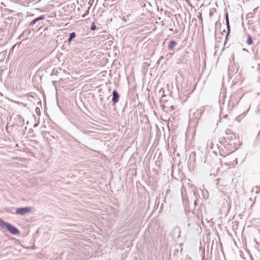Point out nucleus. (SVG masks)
Listing matches in <instances>:
<instances>
[{"label":"nucleus","instance_id":"f257e3e1","mask_svg":"<svg viewBox=\"0 0 260 260\" xmlns=\"http://www.w3.org/2000/svg\"><path fill=\"white\" fill-rule=\"evenodd\" d=\"M32 208L31 207H25L18 208L16 210V214L18 215H23L27 213L31 212Z\"/></svg>","mask_w":260,"mask_h":260},{"label":"nucleus","instance_id":"f03ea898","mask_svg":"<svg viewBox=\"0 0 260 260\" xmlns=\"http://www.w3.org/2000/svg\"><path fill=\"white\" fill-rule=\"evenodd\" d=\"M5 228H6L8 231L13 235L19 234V231L18 229L8 222H6L5 224Z\"/></svg>","mask_w":260,"mask_h":260},{"label":"nucleus","instance_id":"7ed1b4c3","mask_svg":"<svg viewBox=\"0 0 260 260\" xmlns=\"http://www.w3.org/2000/svg\"><path fill=\"white\" fill-rule=\"evenodd\" d=\"M119 96L116 90L113 91V99L112 101L114 103H116L119 101Z\"/></svg>","mask_w":260,"mask_h":260},{"label":"nucleus","instance_id":"20e7f679","mask_svg":"<svg viewBox=\"0 0 260 260\" xmlns=\"http://www.w3.org/2000/svg\"><path fill=\"white\" fill-rule=\"evenodd\" d=\"M44 19V17L43 16H40V17L35 19L32 21H31L30 23V25H34L36 23V22L37 21H39V20H43Z\"/></svg>","mask_w":260,"mask_h":260},{"label":"nucleus","instance_id":"39448f33","mask_svg":"<svg viewBox=\"0 0 260 260\" xmlns=\"http://www.w3.org/2000/svg\"><path fill=\"white\" fill-rule=\"evenodd\" d=\"M176 44H177L176 42H175L173 41H171L170 42L169 46H168L169 49L173 50L174 49V48L175 47V46L176 45Z\"/></svg>","mask_w":260,"mask_h":260},{"label":"nucleus","instance_id":"423d86ee","mask_svg":"<svg viewBox=\"0 0 260 260\" xmlns=\"http://www.w3.org/2000/svg\"><path fill=\"white\" fill-rule=\"evenodd\" d=\"M253 43L252 39L250 35H248V39L247 40V43L248 45H251Z\"/></svg>","mask_w":260,"mask_h":260},{"label":"nucleus","instance_id":"0eeeda50","mask_svg":"<svg viewBox=\"0 0 260 260\" xmlns=\"http://www.w3.org/2000/svg\"><path fill=\"white\" fill-rule=\"evenodd\" d=\"M76 36V34L74 32L71 33L70 34V38L68 40V41L69 42H70L71 41V40L74 38H75Z\"/></svg>","mask_w":260,"mask_h":260},{"label":"nucleus","instance_id":"6e6552de","mask_svg":"<svg viewBox=\"0 0 260 260\" xmlns=\"http://www.w3.org/2000/svg\"><path fill=\"white\" fill-rule=\"evenodd\" d=\"M6 222L4 221L2 219H0V226L3 228H5V224Z\"/></svg>","mask_w":260,"mask_h":260},{"label":"nucleus","instance_id":"1a4fd4ad","mask_svg":"<svg viewBox=\"0 0 260 260\" xmlns=\"http://www.w3.org/2000/svg\"><path fill=\"white\" fill-rule=\"evenodd\" d=\"M95 29H96V25H95V23H94V22H93V23H92V25H91V29L92 30H95Z\"/></svg>","mask_w":260,"mask_h":260},{"label":"nucleus","instance_id":"9d476101","mask_svg":"<svg viewBox=\"0 0 260 260\" xmlns=\"http://www.w3.org/2000/svg\"><path fill=\"white\" fill-rule=\"evenodd\" d=\"M89 13V11H87L82 16V17H84L86 15H88Z\"/></svg>","mask_w":260,"mask_h":260},{"label":"nucleus","instance_id":"9b49d317","mask_svg":"<svg viewBox=\"0 0 260 260\" xmlns=\"http://www.w3.org/2000/svg\"><path fill=\"white\" fill-rule=\"evenodd\" d=\"M226 22H227V24H228V28H229L230 26H229V19H228V17H226Z\"/></svg>","mask_w":260,"mask_h":260}]
</instances>
